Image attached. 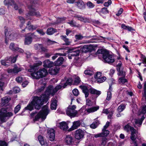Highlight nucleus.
Wrapping results in <instances>:
<instances>
[{"label":"nucleus","instance_id":"f257e3e1","mask_svg":"<svg viewBox=\"0 0 146 146\" xmlns=\"http://www.w3.org/2000/svg\"><path fill=\"white\" fill-rule=\"evenodd\" d=\"M55 93L54 87L52 86H49L45 91V93L42 94L40 97L37 96L33 97L32 101L25 109L32 111L33 110L34 106L35 109H40L44 102H47L49 96L50 95L53 96Z\"/></svg>","mask_w":146,"mask_h":146},{"label":"nucleus","instance_id":"f03ea898","mask_svg":"<svg viewBox=\"0 0 146 146\" xmlns=\"http://www.w3.org/2000/svg\"><path fill=\"white\" fill-rule=\"evenodd\" d=\"M80 88L82 90L84 94L85 97L86 98L89 95V91L91 94H95L97 96H99L101 93V92L98 90L92 87L88 89L87 86H80Z\"/></svg>","mask_w":146,"mask_h":146},{"label":"nucleus","instance_id":"7ed1b4c3","mask_svg":"<svg viewBox=\"0 0 146 146\" xmlns=\"http://www.w3.org/2000/svg\"><path fill=\"white\" fill-rule=\"evenodd\" d=\"M49 113V110L47 106H44L42 108L41 110L35 116V121H37L40 118L44 120L46 116Z\"/></svg>","mask_w":146,"mask_h":146},{"label":"nucleus","instance_id":"20e7f679","mask_svg":"<svg viewBox=\"0 0 146 146\" xmlns=\"http://www.w3.org/2000/svg\"><path fill=\"white\" fill-rule=\"evenodd\" d=\"M31 75L32 77L34 78L38 79L45 77L48 74L47 71L45 68L40 70L37 72H33Z\"/></svg>","mask_w":146,"mask_h":146},{"label":"nucleus","instance_id":"39448f33","mask_svg":"<svg viewBox=\"0 0 146 146\" xmlns=\"http://www.w3.org/2000/svg\"><path fill=\"white\" fill-rule=\"evenodd\" d=\"M6 108H2L0 110V123H3L5 121V117H11L13 115V113L11 112L7 113Z\"/></svg>","mask_w":146,"mask_h":146},{"label":"nucleus","instance_id":"423d86ee","mask_svg":"<svg viewBox=\"0 0 146 146\" xmlns=\"http://www.w3.org/2000/svg\"><path fill=\"white\" fill-rule=\"evenodd\" d=\"M76 106L73 105L72 106H69L66 110V114L71 118L77 116L78 114V111L75 110Z\"/></svg>","mask_w":146,"mask_h":146},{"label":"nucleus","instance_id":"0eeeda50","mask_svg":"<svg viewBox=\"0 0 146 146\" xmlns=\"http://www.w3.org/2000/svg\"><path fill=\"white\" fill-rule=\"evenodd\" d=\"M16 60V57H15L12 58V57L10 56L6 57L5 59L1 60L0 62L2 65L7 67L11 63H14Z\"/></svg>","mask_w":146,"mask_h":146},{"label":"nucleus","instance_id":"6e6552de","mask_svg":"<svg viewBox=\"0 0 146 146\" xmlns=\"http://www.w3.org/2000/svg\"><path fill=\"white\" fill-rule=\"evenodd\" d=\"M102 58L104 62L109 64L112 63L115 61L114 57L107 52L104 54Z\"/></svg>","mask_w":146,"mask_h":146},{"label":"nucleus","instance_id":"1a4fd4ad","mask_svg":"<svg viewBox=\"0 0 146 146\" xmlns=\"http://www.w3.org/2000/svg\"><path fill=\"white\" fill-rule=\"evenodd\" d=\"M28 8L30 10V11L26 14V15L27 16L35 15L38 17L40 16L39 12L38 11H35V10L33 7V4H32V6H29Z\"/></svg>","mask_w":146,"mask_h":146},{"label":"nucleus","instance_id":"9d476101","mask_svg":"<svg viewBox=\"0 0 146 146\" xmlns=\"http://www.w3.org/2000/svg\"><path fill=\"white\" fill-rule=\"evenodd\" d=\"M4 3L5 5L7 6L8 7L13 5L14 8L16 10L18 9V6L13 0H5L4 1Z\"/></svg>","mask_w":146,"mask_h":146},{"label":"nucleus","instance_id":"9b49d317","mask_svg":"<svg viewBox=\"0 0 146 146\" xmlns=\"http://www.w3.org/2000/svg\"><path fill=\"white\" fill-rule=\"evenodd\" d=\"M55 131L53 129H50L47 131L48 135V139L51 141H53L55 139Z\"/></svg>","mask_w":146,"mask_h":146},{"label":"nucleus","instance_id":"f8f14e48","mask_svg":"<svg viewBox=\"0 0 146 146\" xmlns=\"http://www.w3.org/2000/svg\"><path fill=\"white\" fill-rule=\"evenodd\" d=\"M42 62L40 61H37L36 63L34 64L33 65L31 66L30 69H29L28 71L29 72H35L38 69V67L41 65Z\"/></svg>","mask_w":146,"mask_h":146},{"label":"nucleus","instance_id":"ddd939ff","mask_svg":"<svg viewBox=\"0 0 146 146\" xmlns=\"http://www.w3.org/2000/svg\"><path fill=\"white\" fill-rule=\"evenodd\" d=\"M82 122V121L81 120L74 121L73 122V125L69 129L68 131H71L77 129L80 126Z\"/></svg>","mask_w":146,"mask_h":146},{"label":"nucleus","instance_id":"4468645a","mask_svg":"<svg viewBox=\"0 0 146 146\" xmlns=\"http://www.w3.org/2000/svg\"><path fill=\"white\" fill-rule=\"evenodd\" d=\"M84 136V132L82 130L78 129L76 131L75 134V137L76 139L79 140L83 138Z\"/></svg>","mask_w":146,"mask_h":146},{"label":"nucleus","instance_id":"2eb2a0df","mask_svg":"<svg viewBox=\"0 0 146 146\" xmlns=\"http://www.w3.org/2000/svg\"><path fill=\"white\" fill-rule=\"evenodd\" d=\"M58 126L61 129L64 131L66 130L68 128V124L65 121L59 123Z\"/></svg>","mask_w":146,"mask_h":146},{"label":"nucleus","instance_id":"dca6fc26","mask_svg":"<svg viewBox=\"0 0 146 146\" xmlns=\"http://www.w3.org/2000/svg\"><path fill=\"white\" fill-rule=\"evenodd\" d=\"M76 5L80 9L83 10L85 8V5L84 2L82 0H80L78 1L75 2Z\"/></svg>","mask_w":146,"mask_h":146},{"label":"nucleus","instance_id":"f3484780","mask_svg":"<svg viewBox=\"0 0 146 146\" xmlns=\"http://www.w3.org/2000/svg\"><path fill=\"white\" fill-rule=\"evenodd\" d=\"M38 27L37 25H33L31 24V22L29 21L27 24L25 29H27L30 31H33L36 29Z\"/></svg>","mask_w":146,"mask_h":146},{"label":"nucleus","instance_id":"a211bd4d","mask_svg":"<svg viewBox=\"0 0 146 146\" xmlns=\"http://www.w3.org/2000/svg\"><path fill=\"white\" fill-rule=\"evenodd\" d=\"M65 139L66 143L68 145H72L74 142V138L70 135H67Z\"/></svg>","mask_w":146,"mask_h":146},{"label":"nucleus","instance_id":"6ab92c4d","mask_svg":"<svg viewBox=\"0 0 146 146\" xmlns=\"http://www.w3.org/2000/svg\"><path fill=\"white\" fill-rule=\"evenodd\" d=\"M43 63L44 67L46 68H51L52 67L54 64L53 62L50 61L48 59L44 61Z\"/></svg>","mask_w":146,"mask_h":146},{"label":"nucleus","instance_id":"aec40b11","mask_svg":"<svg viewBox=\"0 0 146 146\" xmlns=\"http://www.w3.org/2000/svg\"><path fill=\"white\" fill-rule=\"evenodd\" d=\"M80 49L82 52L86 53L90 52L92 50V47L90 45H85Z\"/></svg>","mask_w":146,"mask_h":146},{"label":"nucleus","instance_id":"412c9836","mask_svg":"<svg viewBox=\"0 0 146 146\" xmlns=\"http://www.w3.org/2000/svg\"><path fill=\"white\" fill-rule=\"evenodd\" d=\"M68 53H70L71 54V56H77L79 55L80 53V50H73L70 49L68 51Z\"/></svg>","mask_w":146,"mask_h":146},{"label":"nucleus","instance_id":"4be33fe9","mask_svg":"<svg viewBox=\"0 0 146 146\" xmlns=\"http://www.w3.org/2000/svg\"><path fill=\"white\" fill-rule=\"evenodd\" d=\"M59 69L58 67L56 66L50 69L49 70V73L51 75H56L58 72Z\"/></svg>","mask_w":146,"mask_h":146},{"label":"nucleus","instance_id":"5701e85b","mask_svg":"<svg viewBox=\"0 0 146 146\" xmlns=\"http://www.w3.org/2000/svg\"><path fill=\"white\" fill-rule=\"evenodd\" d=\"M21 70V69L18 67L17 66H15L14 68L8 70V72L9 73H17Z\"/></svg>","mask_w":146,"mask_h":146},{"label":"nucleus","instance_id":"b1692460","mask_svg":"<svg viewBox=\"0 0 146 146\" xmlns=\"http://www.w3.org/2000/svg\"><path fill=\"white\" fill-rule=\"evenodd\" d=\"M57 32V30L52 27H49L47 29L46 34L48 35H52L55 33Z\"/></svg>","mask_w":146,"mask_h":146},{"label":"nucleus","instance_id":"393cba45","mask_svg":"<svg viewBox=\"0 0 146 146\" xmlns=\"http://www.w3.org/2000/svg\"><path fill=\"white\" fill-rule=\"evenodd\" d=\"M130 131L131 132V136L130 137L131 139L132 140H135L136 138H135V137L137 132L136 130L133 127H132Z\"/></svg>","mask_w":146,"mask_h":146},{"label":"nucleus","instance_id":"a878e982","mask_svg":"<svg viewBox=\"0 0 146 146\" xmlns=\"http://www.w3.org/2000/svg\"><path fill=\"white\" fill-rule=\"evenodd\" d=\"M32 41V37L30 36H26L25 37V44L29 45L30 44Z\"/></svg>","mask_w":146,"mask_h":146},{"label":"nucleus","instance_id":"bb28decb","mask_svg":"<svg viewBox=\"0 0 146 146\" xmlns=\"http://www.w3.org/2000/svg\"><path fill=\"white\" fill-rule=\"evenodd\" d=\"M64 59L63 57H60L55 62V65L56 66H59L62 65L64 61Z\"/></svg>","mask_w":146,"mask_h":146},{"label":"nucleus","instance_id":"cd10ccee","mask_svg":"<svg viewBox=\"0 0 146 146\" xmlns=\"http://www.w3.org/2000/svg\"><path fill=\"white\" fill-rule=\"evenodd\" d=\"M64 19L62 18H58L57 19V21H56L49 24V26H52L53 25H55L56 24H58L60 23H63V22L64 21Z\"/></svg>","mask_w":146,"mask_h":146},{"label":"nucleus","instance_id":"c85d7f7f","mask_svg":"<svg viewBox=\"0 0 146 146\" xmlns=\"http://www.w3.org/2000/svg\"><path fill=\"white\" fill-rule=\"evenodd\" d=\"M57 101L55 100H53L52 101L51 104L50 108L52 110H55L57 107Z\"/></svg>","mask_w":146,"mask_h":146},{"label":"nucleus","instance_id":"c756f323","mask_svg":"<svg viewBox=\"0 0 146 146\" xmlns=\"http://www.w3.org/2000/svg\"><path fill=\"white\" fill-rule=\"evenodd\" d=\"M38 139L40 143L42 145H43L46 144V142L44 141V139L42 135H39L38 136Z\"/></svg>","mask_w":146,"mask_h":146},{"label":"nucleus","instance_id":"7c9ffc66","mask_svg":"<svg viewBox=\"0 0 146 146\" xmlns=\"http://www.w3.org/2000/svg\"><path fill=\"white\" fill-rule=\"evenodd\" d=\"M61 38L65 42L66 44L67 45H69L70 44L71 42L69 41L68 38H66L65 35H62L61 36Z\"/></svg>","mask_w":146,"mask_h":146},{"label":"nucleus","instance_id":"2f4dec72","mask_svg":"<svg viewBox=\"0 0 146 146\" xmlns=\"http://www.w3.org/2000/svg\"><path fill=\"white\" fill-rule=\"evenodd\" d=\"M99 109V107L98 106H97L88 109L87 110V111L89 113L93 112L96 111Z\"/></svg>","mask_w":146,"mask_h":146},{"label":"nucleus","instance_id":"473e14b6","mask_svg":"<svg viewBox=\"0 0 146 146\" xmlns=\"http://www.w3.org/2000/svg\"><path fill=\"white\" fill-rule=\"evenodd\" d=\"M72 80L71 78H69L66 80V82L64 83L63 87L64 88L66 87L68 85H71L72 83Z\"/></svg>","mask_w":146,"mask_h":146},{"label":"nucleus","instance_id":"72a5a7b5","mask_svg":"<svg viewBox=\"0 0 146 146\" xmlns=\"http://www.w3.org/2000/svg\"><path fill=\"white\" fill-rule=\"evenodd\" d=\"M100 124L99 121L97 120V121H94L90 125V127L92 129H95L98 126V125Z\"/></svg>","mask_w":146,"mask_h":146},{"label":"nucleus","instance_id":"f704fd0d","mask_svg":"<svg viewBox=\"0 0 146 146\" xmlns=\"http://www.w3.org/2000/svg\"><path fill=\"white\" fill-rule=\"evenodd\" d=\"M66 53H56L52 57V60H54L58 57V56H66Z\"/></svg>","mask_w":146,"mask_h":146},{"label":"nucleus","instance_id":"c9c22d12","mask_svg":"<svg viewBox=\"0 0 146 146\" xmlns=\"http://www.w3.org/2000/svg\"><path fill=\"white\" fill-rule=\"evenodd\" d=\"M7 33H9V34H8V36L7 38L10 40H13L15 38L16 36L17 35L16 34H13V33H10V32L7 31Z\"/></svg>","mask_w":146,"mask_h":146},{"label":"nucleus","instance_id":"e433bc0d","mask_svg":"<svg viewBox=\"0 0 146 146\" xmlns=\"http://www.w3.org/2000/svg\"><path fill=\"white\" fill-rule=\"evenodd\" d=\"M97 79V81L98 82L101 83L104 82L106 79V78L104 76H101Z\"/></svg>","mask_w":146,"mask_h":146},{"label":"nucleus","instance_id":"4c0bfd02","mask_svg":"<svg viewBox=\"0 0 146 146\" xmlns=\"http://www.w3.org/2000/svg\"><path fill=\"white\" fill-rule=\"evenodd\" d=\"M48 49H47L46 47L44 46L42 44H41L40 52H48Z\"/></svg>","mask_w":146,"mask_h":146},{"label":"nucleus","instance_id":"58836bf2","mask_svg":"<svg viewBox=\"0 0 146 146\" xmlns=\"http://www.w3.org/2000/svg\"><path fill=\"white\" fill-rule=\"evenodd\" d=\"M140 60L142 62L143 64H144V66L146 67V57L143 54L141 55V59Z\"/></svg>","mask_w":146,"mask_h":146},{"label":"nucleus","instance_id":"ea45409f","mask_svg":"<svg viewBox=\"0 0 146 146\" xmlns=\"http://www.w3.org/2000/svg\"><path fill=\"white\" fill-rule=\"evenodd\" d=\"M68 23L72 27H78L80 26V25L77 24L76 22H73V20L71 21L70 22H68Z\"/></svg>","mask_w":146,"mask_h":146},{"label":"nucleus","instance_id":"a19ab883","mask_svg":"<svg viewBox=\"0 0 146 146\" xmlns=\"http://www.w3.org/2000/svg\"><path fill=\"white\" fill-rule=\"evenodd\" d=\"M107 52L104 50H103L101 49L98 50L97 51V53L100 54L99 56H102V57L104 56L105 53H106Z\"/></svg>","mask_w":146,"mask_h":146},{"label":"nucleus","instance_id":"79ce46f5","mask_svg":"<svg viewBox=\"0 0 146 146\" xmlns=\"http://www.w3.org/2000/svg\"><path fill=\"white\" fill-rule=\"evenodd\" d=\"M86 5L89 9H92L95 6V5L90 1H88L86 3Z\"/></svg>","mask_w":146,"mask_h":146},{"label":"nucleus","instance_id":"37998d69","mask_svg":"<svg viewBox=\"0 0 146 146\" xmlns=\"http://www.w3.org/2000/svg\"><path fill=\"white\" fill-rule=\"evenodd\" d=\"M125 106L123 104L120 105L118 108L117 110L118 112H120L122 111L124 109Z\"/></svg>","mask_w":146,"mask_h":146},{"label":"nucleus","instance_id":"c03bdc74","mask_svg":"<svg viewBox=\"0 0 146 146\" xmlns=\"http://www.w3.org/2000/svg\"><path fill=\"white\" fill-rule=\"evenodd\" d=\"M125 77H122L119 78V83H121L122 84H124L127 82V80L124 78Z\"/></svg>","mask_w":146,"mask_h":146},{"label":"nucleus","instance_id":"a18cd8bd","mask_svg":"<svg viewBox=\"0 0 146 146\" xmlns=\"http://www.w3.org/2000/svg\"><path fill=\"white\" fill-rule=\"evenodd\" d=\"M118 73L117 74L118 76H122V77H125V73L124 71H123L121 70L119 71H117Z\"/></svg>","mask_w":146,"mask_h":146},{"label":"nucleus","instance_id":"49530a36","mask_svg":"<svg viewBox=\"0 0 146 146\" xmlns=\"http://www.w3.org/2000/svg\"><path fill=\"white\" fill-rule=\"evenodd\" d=\"M79 20L85 23L88 22L89 21V19L88 18L82 17L81 16L80 18L79 19Z\"/></svg>","mask_w":146,"mask_h":146},{"label":"nucleus","instance_id":"de8ad7c7","mask_svg":"<svg viewBox=\"0 0 146 146\" xmlns=\"http://www.w3.org/2000/svg\"><path fill=\"white\" fill-rule=\"evenodd\" d=\"M9 98L5 97L2 99V102L3 105H5L9 102Z\"/></svg>","mask_w":146,"mask_h":146},{"label":"nucleus","instance_id":"09e8293b","mask_svg":"<svg viewBox=\"0 0 146 146\" xmlns=\"http://www.w3.org/2000/svg\"><path fill=\"white\" fill-rule=\"evenodd\" d=\"M133 127H131L128 125H127L125 126L124 129L127 132H128L130 130H131V128Z\"/></svg>","mask_w":146,"mask_h":146},{"label":"nucleus","instance_id":"8fccbe9b","mask_svg":"<svg viewBox=\"0 0 146 146\" xmlns=\"http://www.w3.org/2000/svg\"><path fill=\"white\" fill-rule=\"evenodd\" d=\"M8 31V29H6L5 30V42L7 44H8V42L7 41V36H8V34H9V33H7Z\"/></svg>","mask_w":146,"mask_h":146},{"label":"nucleus","instance_id":"3c124183","mask_svg":"<svg viewBox=\"0 0 146 146\" xmlns=\"http://www.w3.org/2000/svg\"><path fill=\"white\" fill-rule=\"evenodd\" d=\"M36 31L41 35L43 36L45 34V33L43 31V30L42 29H38Z\"/></svg>","mask_w":146,"mask_h":146},{"label":"nucleus","instance_id":"603ef678","mask_svg":"<svg viewBox=\"0 0 146 146\" xmlns=\"http://www.w3.org/2000/svg\"><path fill=\"white\" fill-rule=\"evenodd\" d=\"M41 44H37L34 45V48L36 50L40 51Z\"/></svg>","mask_w":146,"mask_h":146},{"label":"nucleus","instance_id":"864d4df0","mask_svg":"<svg viewBox=\"0 0 146 146\" xmlns=\"http://www.w3.org/2000/svg\"><path fill=\"white\" fill-rule=\"evenodd\" d=\"M45 87V85H44L42 86H41L37 90V92H40L43 91Z\"/></svg>","mask_w":146,"mask_h":146},{"label":"nucleus","instance_id":"5fc2aeb1","mask_svg":"<svg viewBox=\"0 0 146 146\" xmlns=\"http://www.w3.org/2000/svg\"><path fill=\"white\" fill-rule=\"evenodd\" d=\"M102 133H103V136H107L109 134V131L108 130L106 129L104 130L102 129Z\"/></svg>","mask_w":146,"mask_h":146},{"label":"nucleus","instance_id":"6e6d98bb","mask_svg":"<svg viewBox=\"0 0 146 146\" xmlns=\"http://www.w3.org/2000/svg\"><path fill=\"white\" fill-rule=\"evenodd\" d=\"M10 48L13 51H15L17 47H15V44L13 43H11L10 45Z\"/></svg>","mask_w":146,"mask_h":146},{"label":"nucleus","instance_id":"4d7b16f0","mask_svg":"<svg viewBox=\"0 0 146 146\" xmlns=\"http://www.w3.org/2000/svg\"><path fill=\"white\" fill-rule=\"evenodd\" d=\"M72 93L74 96H77L79 94V92L78 90L77 89H74L72 91Z\"/></svg>","mask_w":146,"mask_h":146},{"label":"nucleus","instance_id":"13d9d810","mask_svg":"<svg viewBox=\"0 0 146 146\" xmlns=\"http://www.w3.org/2000/svg\"><path fill=\"white\" fill-rule=\"evenodd\" d=\"M111 98V94L110 91L108 92L106 100H110Z\"/></svg>","mask_w":146,"mask_h":146},{"label":"nucleus","instance_id":"bf43d9fd","mask_svg":"<svg viewBox=\"0 0 146 146\" xmlns=\"http://www.w3.org/2000/svg\"><path fill=\"white\" fill-rule=\"evenodd\" d=\"M62 88V86L59 85L56 86L54 88L55 93H56L58 90Z\"/></svg>","mask_w":146,"mask_h":146},{"label":"nucleus","instance_id":"052dcab7","mask_svg":"<svg viewBox=\"0 0 146 146\" xmlns=\"http://www.w3.org/2000/svg\"><path fill=\"white\" fill-rule=\"evenodd\" d=\"M84 74L87 75L91 76L92 74V72L89 70H86L84 72Z\"/></svg>","mask_w":146,"mask_h":146},{"label":"nucleus","instance_id":"680f3d73","mask_svg":"<svg viewBox=\"0 0 146 146\" xmlns=\"http://www.w3.org/2000/svg\"><path fill=\"white\" fill-rule=\"evenodd\" d=\"M101 12L104 14H107L108 13L109 11L108 10L107 8L105 7L102 9Z\"/></svg>","mask_w":146,"mask_h":146},{"label":"nucleus","instance_id":"e2e57ef3","mask_svg":"<svg viewBox=\"0 0 146 146\" xmlns=\"http://www.w3.org/2000/svg\"><path fill=\"white\" fill-rule=\"evenodd\" d=\"M21 108V106L19 105H17L15 108L14 112L15 113H17Z\"/></svg>","mask_w":146,"mask_h":146},{"label":"nucleus","instance_id":"0e129e2a","mask_svg":"<svg viewBox=\"0 0 146 146\" xmlns=\"http://www.w3.org/2000/svg\"><path fill=\"white\" fill-rule=\"evenodd\" d=\"M76 39L78 40L82 39L85 36H83L81 35H76L75 36Z\"/></svg>","mask_w":146,"mask_h":146},{"label":"nucleus","instance_id":"69168bd1","mask_svg":"<svg viewBox=\"0 0 146 146\" xmlns=\"http://www.w3.org/2000/svg\"><path fill=\"white\" fill-rule=\"evenodd\" d=\"M16 80L18 82L20 83L22 82L23 81V78L21 77H18L16 79Z\"/></svg>","mask_w":146,"mask_h":146},{"label":"nucleus","instance_id":"338daca9","mask_svg":"<svg viewBox=\"0 0 146 146\" xmlns=\"http://www.w3.org/2000/svg\"><path fill=\"white\" fill-rule=\"evenodd\" d=\"M122 63L120 62L116 66L117 67V71H119L120 70H121V67Z\"/></svg>","mask_w":146,"mask_h":146},{"label":"nucleus","instance_id":"774afa93","mask_svg":"<svg viewBox=\"0 0 146 146\" xmlns=\"http://www.w3.org/2000/svg\"><path fill=\"white\" fill-rule=\"evenodd\" d=\"M0 146H7V145L5 142L0 141Z\"/></svg>","mask_w":146,"mask_h":146}]
</instances>
